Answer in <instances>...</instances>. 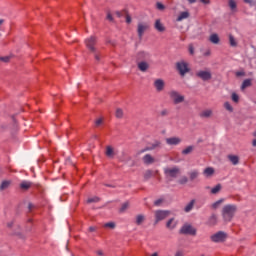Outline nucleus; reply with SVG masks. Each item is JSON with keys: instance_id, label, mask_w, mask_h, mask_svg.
Wrapping results in <instances>:
<instances>
[{"instance_id": "obj_1", "label": "nucleus", "mask_w": 256, "mask_h": 256, "mask_svg": "<svg viewBox=\"0 0 256 256\" xmlns=\"http://www.w3.org/2000/svg\"><path fill=\"white\" fill-rule=\"evenodd\" d=\"M86 48L88 49L89 53L94 54V59L97 63H101V59H103V55L97 49V37L90 36L84 40Z\"/></svg>"}, {"instance_id": "obj_2", "label": "nucleus", "mask_w": 256, "mask_h": 256, "mask_svg": "<svg viewBox=\"0 0 256 256\" xmlns=\"http://www.w3.org/2000/svg\"><path fill=\"white\" fill-rule=\"evenodd\" d=\"M235 214V206L227 205L223 208V217L225 221H231Z\"/></svg>"}, {"instance_id": "obj_3", "label": "nucleus", "mask_w": 256, "mask_h": 256, "mask_svg": "<svg viewBox=\"0 0 256 256\" xmlns=\"http://www.w3.org/2000/svg\"><path fill=\"white\" fill-rule=\"evenodd\" d=\"M149 54L145 51L138 52L137 54V65H149Z\"/></svg>"}, {"instance_id": "obj_4", "label": "nucleus", "mask_w": 256, "mask_h": 256, "mask_svg": "<svg viewBox=\"0 0 256 256\" xmlns=\"http://www.w3.org/2000/svg\"><path fill=\"white\" fill-rule=\"evenodd\" d=\"M147 29H149V24L147 22L138 23L137 33L139 39H143V35H145V31H147Z\"/></svg>"}, {"instance_id": "obj_5", "label": "nucleus", "mask_w": 256, "mask_h": 256, "mask_svg": "<svg viewBox=\"0 0 256 256\" xmlns=\"http://www.w3.org/2000/svg\"><path fill=\"white\" fill-rule=\"evenodd\" d=\"M165 176L167 179L175 178L179 175V168H165L164 169Z\"/></svg>"}, {"instance_id": "obj_6", "label": "nucleus", "mask_w": 256, "mask_h": 256, "mask_svg": "<svg viewBox=\"0 0 256 256\" xmlns=\"http://www.w3.org/2000/svg\"><path fill=\"white\" fill-rule=\"evenodd\" d=\"M211 239L214 243H223L227 239V234L224 232H218L211 236Z\"/></svg>"}, {"instance_id": "obj_7", "label": "nucleus", "mask_w": 256, "mask_h": 256, "mask_svg": "<svg viewBox=\"0 0 256 256\" xmlns=\"http://www.w3.org/2000/svg\"><path fill=\"white\" fill-rule=\"evenodd\" d=\"M180 233H183L184 235H195V233H197V231L195 230V228H193V226H191L189 224H185L181 228Z\"/></svg>"}, {"instance_id": "obj_8", "label": "nucleus", "mask_w": 256, "mask_h": 256, "mask_svg": "<svg viewBox=\"0 0 256 256\" xmlns=\"http://www.w3.org/2000/svg\"><path fill=\"white\" fill-rule=\"evenodd\" d=\"M169 214V211H157L155 213L156 221H163V219H167V217H169Z\"/></svg>"}, {"instance_id": "obj_9", "label": "nucleus", "mask_w": 256, "mask_h": 256, "mask_svg": "<svg viewBox=\"0 0 256 256\" xmlns=\"http://www.w3.org/2000/svg\"><path fill=\"white\" fill-rule=\"evenodd\" d=\"M198 77H200V79H203V81H209V79H211V72L201 71L198 73Z\"/></svg>"}, {"instance_id": "obj_10", "label": "nucleus", "mask_w": 256, "mask_h": 256, "mask_svg": "<svg viewBox=\"0 0 256 256\" xmlns=\"http://www.w3.org/2000/svg\"><path fill=\"white\" fill-rule=\"evenodd\" d=\"M210 43H213V45H219L221 39L219 38V35L217 33L211 34L209 37Z\"/></svg>"}, {"instance_id": "obj_11", "label": "nucleus", "mask_w": 256, "mask_h": 256, "mask_svg": "<svg viewBox=\"0 0 256 256\" xmlns=\"http://www.w3.org/2000/svg\"><path fill=\"white\" fill-rule=\"evenodd\" d=\"M154 87L157 91H163V88L165 87V82L161 79H157L154 82Z\"/></svg>"}, {"instance_id": "obj_12", "label": "nucleus", "mask_w": 256, "mask_h": 256, "mask_svg": "<svg viewBox=\"0 0 256 256\" xmlns=\"http://www.w3.org/2000/svg\"><path fill=\"white\" fill-rule=\"evenodd\" d=\"M154 28L156 29V31H159V33H163V31H165V26L163 25V23H161V20L159 19L155 21Z\"/></svg>"}, {"instance_id": "obj_13", "label": "nucleus", "mask_w": 256, "mask_h": 256, "mask_svg": "<svg viewBox=\"0 0 256 256\" xmlns=\"http://www.w3.org/2000/svg\"><path fill=\"white\" fill-rule=\"evenodd\" d=\"M171 97L175 103H181L183 102V96L177 94V92H172Z\"/></svg>"}, {"instance_id": "obj_14", "label": "nucleus", "mask_w": 256, "mask_h": 256, "mask_svg": "<svg viewBox=\"0 0 256 256\" xmlns=\"http://www.w3.org/2000/svg\"><path fill=\"white\" fill-rule=\"evenodd\" d=\"M177 71H179L180 75H185V73L189 72V68L187 65H178L177 66Z\"/></svg>"}, {"instance_id": "obj_15", "label": "nucleus", "mask_w": 256, "mask_h": 256, "mask_svg": "<svg viewBox=\"0 0 256 256\" xmlns=\"http://www.w3.org/2000/svg\"><path fill=\"white\" fill-rule=\"evenodd\" d=\"M166 143L168 145H179V143H181V140L179 138H167L166 139Z\"/></svg>"}, {"instance_id": "obj_16", "label": "nucleus", "mask_w": 256, "mask_h": 256, "mask_svg": "<svg viewBox=\"0 0 256 256\" xmlns=\"http://www.w3.org/2000/svg\"><path fill=\"white\" fill-rule=\"evenodd\" d=\"M143 161L146 165H151V163H155V159L149 154L144 156Z\"/></svg>"}, {"instance_id": "obj_17", "label": "nucleus", "mask_w": 256, "mask_h": 256, "mask_svg": "<svg viewBox=\"0 0 256 256\" xmlns=\"http://www.w3.org/2000/svg\"><path fill=\"white\" fill-rule=\"evenodd\" d=\"M189 15H190V14H189V12H187V11L181 12V13L178 15L176 21H183L184 19H189Z\"/></svg>"}, {"instance_id": "obj_18", "label": "nucleus", "mask_w": 256, "mask_h": 256, "mask_svg": "<svg viewBox=\"0 0 256 256\" xmlns=\"http://www.w3.org/2000/svg\"><path fill=\"white\" fill-rule=\"evenodd\" d=\"M106 155H107V157H110V158L115 157V149H113V147H111V146H107Z\"/></svg>"}, {"instance_id": "obj_19", "label": "nucleus", "mask_w": 256, "mask_h": 256, "mask_svg": "<svg viewBox=\"0 0 256 256\" xmlns=\"http://www.w3.org/2000/svg\"><path fill=\"white\" fill-rule=\"evenodd\" d=\"M12 59H13V55L0 56V63H11Z\"/></svg>"}, {"instance_id": "obj_20", "label": "nucleus", "mask_w": 256, "mask_h": 256, "mask_svg": "<svg viewBox=\"0 0 256 256\" xmlns=\"http://www.w3.org/2000/svg\"><path fill=\"white\" fill-rule=\"evenodd\" d=\"M213 173H215V169L208 167L204 170V175L205 177H211V175H213Z\"/></svg>"}, {"instance_id": "obj_21", "label": "nucleus", "mask_w": 256, "mask_h": 256, "mask_svg": "<svg viewBox=\"0 0 256 256\" xmlns=\"http://www.w3.org/2000/svg\"><path fill=\"white\" fill-rule=\"evenodd\" d=\"M177 225V223L175 222V220L173 219H170L167 224H166V227L168 229H175V226Z\"/></svg>"}, {"instance_id": "obj_22", "label": "nucleus", "mask_w": 256, "mask_h": 256, "mask_svg": "<svg viewBox=\"0 0 256 256\" xmlns=\"http://www.w3.org/2000/svg\"><path fill=\"white\" fill-rule=\"evenodd\" d=\"M229 7L231 11H237V2L235 0H229Z\"/></svg>"}, {"instance_id": "obj_23", "label": "nucleus", "mask_w": 256, "mask_h": 256, "mask_svg": "<svg viewBox=\"0 0 256 256\" xmlns=\"http://www.w3.org/2000/svg\"><path fill=\"white\" fill-rule=\"evenodd\" d=\"M247 87H251V79H246L244 80L242 86H241V89H247Z\"/></svg>"}, {"instance_id": "obj_24", "label": "nucleus", "mask_w": 256, "mask_h": 256, "mask_svg": "<svg viewBox=\"0 0 256 256\" xmlns=\"http://www.w3.org/2000/svg\"><path fill=\"white\" fill-rule=\"evenodd\" d=\"M195 205V200H192L184 209V211L186 213H189V211H191V209H193V206Z\"/></svg>"}, {"instance_id": "obj_25", "label": "nucleus", "mask_w": 256, "mask_h": 256, "mask_svg": "<svg viewBox=\"0 0 256 256\" xmlns=\"http://www.w3.org/2000/svg\"><path fill=\"white\" fill-rule=\"evenodd\" d=\"M229 43L231 47H237V41L235 40V37H233V35H229Z\"/></svg>"}, {"instance_id": "obj_26", "label": "nucleus", "mask_w": 256, "mask_h": 256, "mask_svg": "<svg viewBox=\"0 0 256 256\" xmlns=\"http://www.w3.org/2000/svg\"><path fill=\"white\" fill-rule=\"evenodd\" d=\"M229 159H230L231 163H233V165H237V163H239V157H237L235 155H230Z\"/></svg>"}, {"instance_id": "obj_27", "label": "nucleus", "mask_w": 256, "mask_h": 256, "mask_svg": "<svg viewBox=\"0 0 256 256\" xmlns=\"http://www.w3.org/2000/svg\"><path fill=\"white\" fill-rule=\"evenodd\" d=\"M221 191V184L216 185L214 188L211 189V193L215 195Z\"/></svg>"}, {"instance_id": "obj_28", "label": "nucleus", "mask_w": 256, "mask_h": 256, "mask_svg": "<svg viewBox=\"0 0 256 256\" xmlns=\"http://www.w3.org/2000/svg\"><path fill=\"white\" fill-rule=\"evenodd\" d=\"M156 9L158 11H164L166 9L165 5L161 2H156Z\"/></svg>"}, {"instance_id": "obj_29", "label": "nucleus", "mask_w": 256, "mask_h": 256, "mask_svg": "<svg viewBox=\"0 0 256 256\" xmlns=\"http://www.w3.org/2000/svg\"><path fill=\"white\" fill-rule=\"evenodd\" d=\"M249 7H256V0H243Z\"/></svg>"}, {"instance_id": "obj_30", "label": "nucleus", "mask_w": 256, "mask_h": 256, "mask_svg": "<svg viewBox=\"0 0 256 256\" xmlns=\"http://www.w3.org/2000/svg\"><path fill=\"white\" fill-rule=\"evenodd\" d=\"M20 187L21 189H29V187H31V182L24 181L20 184Z\"/></svg>"}, {"instance_id": "obj_31", "label": "nucleus", "mask_w": 256, "mask_h": 256, "mask_svg": "<svg viewBox=\"0 0 256 256\" xmlns=\"http://www.w3.org/2000/svg\"><path fill=\"white\" fill-rule=\"evenodd\" d=\"M9 185H11V182L3 181L1 186H0V189L3 191V189H7V187H9Z\"/></svg>"}, {"instance_id": "obj_32", "label": "nucleus", "mask_w": 256, "mask_h": 256, "mask_svg": "<svg viewBox=\"0 0 256 256\" xmlns=\"http://www.w3.org/2000/svg\"><path fill=\"white\" fill-rule=\"evenodd\" d=\"M142 221H145V217L143 215H138L136 217V223L137 225H141Z\"/></svg>"}, {"instance_id": "obj_33", "label": "nucleus", "mask_w": 256, "mask_h": 256, "mask_svg": "<svg viewBox=\"0 0 256 256\" xmlns=\"http://www.w3.org/2000/svg\"><path fill=\"white\" fill-rule=\"evenodd\" d=\"M199 177V172L198 171H192L190 173V179L193 181V179H197Z\"/></svg>"}, {"instance_id": "obj_34", "label": "nucleus", "mask_w": 256, "mask_h": 256, "mask_svg": "<svg viewBox=\"0 0 256 256\" xmlns=\"http://www.w3.org/2000/svg\"><path fill=\"white\" fill-rule=\"evenodd\" d=\"M193 151V146H188L186 149L182 151L184 155H188V153H191Z\"/></svg>"}, {"instance_id": "obj_35", "label": "nucleus", "mask_w": 256, "mask_h": 256, "mask_svg": "<svg viewBox=\"0 0 256 256\" xmlns=\"http://www.w3.org/2000/svg\"><path fill=\"white\" fill-rule=\"evenodd\" d=\"M116 117H117L118 119H121V117H123V110H121V108H118V109L116 110Z\"/></svg>"}, {"instance_id": "obj_36", "label": "nucleus", "mask_w": 256, "mask_h": 256, "mask_svg": "<svg viewBox=\"0 0 256 256\" xmlns=\"http://www.w3.org/2000/svg\"><path fill=\"white\" fill-rule=\"evenodd\" d=\"M148 67H149L148 65H139L138 69H139V71H142V73H145V71H147Z\"/></svg>"}, {"instance_id": "obj_37", "label": "nucleus", "mask_w": 256, "mask_h": 256, "mask_svg": "<svg viewBox=\"0 0 256 256\" xmlns=\"http://www.w3.org/2000/svg\"><path fill=\"white\" fill-rule=\"evenodd\" d=\"M223 199H220L218 201H216L214 204H212L213 209H217V207H219V205H221V203H223Z\"/></svg>"}, {"instance_id": "obj_38", "label": "nucleus", "mask_w": 256, "mask_h": 256, "mask_svg": "<svg viewBox=\"0 0 256 256\" xmlns=\"http://www.w3.org/2000/svg\"><path fill=\"white\" fill-rule=\"evenodd\" d=\"M123 15H127L126 10L116 12V16L119 17V18L123 17Z\"/></svg>"}, {"instance_id": "obj_39", "label": "nucleus", "mask_w": 256, "mask_h": 256, "mask_svg": "<svg viewBox=\"0 0 256 256\" xmlns=\"http://www.w3.org/2000/svg\"><path fill=\"white\" fill-rule=\"evenodd\" d=\"M188 51H189L190 55H195V48L193 47V44H190L188 46Z\"/></svg>"}, {"instance_id": "obj_40", "label": "nucleus", "mask_w": 256, "mask_h": 256, "mask_svg": "<svg viewBox=\"0 0 256 256\" xmlns=\"http://www.w3.org/2000/svg\"><path fill=\"white\" fill-rule=\"evenodd\" d=\"M202 117H211V110H206L202 112L201 114Z\"/></svg>"}, {"instance_id": "obj_41", "label": "nucleus", "mask_w": 256, "mask_h": 256, "mask_svg": "<svg viewBox=\"0 0 256 256\" xmlns=\"http://www.w3.org/2000/svg\"><path fill=\"white\" fill-rule=\"evenodd\" d=\"M106 19H107L108 21H110L111 23H113L114 19H113V15L111 14V12H108V13H107Z\"/></svg>"}, {"instance_id": "obj_42", "label": "nucleus", "mask_w": 256, "mask_h": 256, "mask_svg": "<svg viewBox=\"0 0 256 256\" xmlns=\"http://www.w3.org/2000/svg\"><path fill=\"white\" fill-rule=\"evenodd\" d=\"M232 101H234V103H237L239 101V95H237L236 93L232 94Z\"/></svg>"}, {"instance_id": "obj_43", "label": "nucleus", "mask_w": 256, "mask_h": 256, "mask_svg": "<svg viewBox=\"0 0 256 256\" xmlns=\"http://www.w3.org/2000/svg\"><path fill=\"white\" fill-rule=\"evenodd\" d=\"M97 201H99V198H98V197L89 198V199L87 200L88 203H97Z\"/></svg>"}, {"instance_id": "obj_44", "label": "nucleus", "mask_w": 256, "mask_h": 256, "mask_svg": "<svg viewBox=\"0 0 256 256\" xmlns=\"http://www.w3.org/2000/svg\"><path fill=\"white\" fill-rule=\"evenodd\" d=\"M104 227H109L110 229H114L115 228V223L113 222H108L104 225Z\"/></svg>"}, {"instance_id": "obj_45", "label": "nucleus", "mask_w": 256, "mask_h": 256, "mask_svg": "<svg viewBox=\"0 0 256 256\" xmlns=\"http://www.w3.org/2000/svg\"><path fill=\"white\" fill-rule=\"evenodd\" d=\"M224 106H225V109H227V111H233V107H231V104H229V102H226Z\"/></svg>"}, {"instance_id": "obj_46", "label": "nucleus", "mask_w": 256, "mask_h": 256, "mask_svg": "<svg viewBox=\"0 0 256 256\" xmlns=\"http://www.w3.org/2000/svg\"><path fill=\"white\" fill-rule=\"evenodd\" d=\"M188 179L187 177H182L180 180H179V183L180 185H185V183H187Z\"/></svg>"}, {"instance_id": "obj_47", "label": "nucleus", "mask_w": 256, "mask_h": 256, "mask_svg": "<svg viewBox=\"0 0 256 256\" xmlns=\"http://www.w3.org/2000/svg\"><path fill=\"white\" fill-rule=\"evenodd\" d=\"M200 3H203V5H211V0H200Z\"/></svg>"}, {"instance_id": "obj_48", "label": "nucleus", "mask_w": 256, "mask_h": 256, "mask_svg": "<svg viewBox=\"0 0 256 256\" xmlns=\"http://www.w3.org/2000/svg\"><path fill=\"white\" fill-rule=\"evenodd\" d=\"M163 203V199H158L154 202V205H156L157 207H159V205H161Z\"/></svg>"}, {"instance_id": "obj_49", "label": "nucleus", "mask_w": 256, "mask_h": 256, "mask_svg": "<svg viewBox=\"0 0 256 256\" xmlns=\"http://www.w3.org/2000/svg\"><path fill=\"white\" fill-rule=\"evenodd\" d=\"M129 207V203H124L123 205H122V208H121V211H125V209H127Z\"/></svg>"}, {"instance_id": "obj_50", "label": "nucleus", "mask_w": 256, "mask_h": 256, "mask_svg": "<svg viewBox=\"0 0 256 256\" xmlns=\"http://www.w3.org/2000/svg\"><path fill=\"white\" fill-rule=\"evenodd\" d=\"M95 123L97 126L101 125V123H103V118H98Z\"/></svg>"}, {"instance_id": "obj_51", "label": "nucleus", "mask_w": 256, "mask_h": 256, "mask_svg": "<svg viewBox=\"0 0 256 256\" xmlns=\"http://www.w3.org/2000/svg\"><path fill=\"white\" fill-rule=\"evenodd\" d=\"M237 77H242L243 75H245V72L240 71V72H236Z\"/></svg>"}, {"instance_id": "obj_52", "label": "nucleus", "mask_w": 256, "mask_h": 256, "mask_svg": "<svg viewBox=\"0 0 256 256\" xmlns=\"http://www.w3.org/2000/svg\"><path fill=\"white\" fill-rule=\"evenodd\" d=\"M126 23H131V17L129 14H126Z\"/></svg>"}, {"instance_id": "obj_53", "label": "nucleus", "mask_w": 256, "mask_h": 256, "mask_svg": "<svg viewBox=\"0 0 256 256\" xmlns=\"http://www.w3.org/2000/svg\"><path fill=\"white\" fill-rule=\"evenodd\" d=\"M188 3H190V5H193V3H197V0H188Z\"/></svg>"}, {"instance_id": "obj_54", "label": "nucleus", "mask_w": 256, "mask_h": 256, "mask_svg": "<svg viewBox=\"0 0 256 256\" xmlns=\"http://www.w3.org/2000/svg\"><path fill=\"white\" fill-rule=\"evenodd\" d=\"M145 177H151V171H147L146 174H145Z\"/></svg>"}, {"instance_id": "obj_55", "label": "nucleus", "mask_w": 256, "mask_h": 256, "mask_svg": "<svg viewBox=\"0 0 256 256\" xmlns=\"http://www.w3.org/2000/svg\"><path fill=\"white\" fill-rule=\"evenodd\" d=\"M175 256H183V252L178 251V252H176V255H175Z\"/></svg>"}, {"instance_id": "obj_56", "label": "nucleus", "mask_w": 256, "mask_h": 256, "mask_svg": "<svg viewBox=\"0 0 256 256\" xmlns=\"http://www.w3.org/2000/svg\"><path fill=\"white\" fill-rule=\"evenodd\" d=\"M176 65H187L185 62H177Z\"/></svg>"}, {"instance_id": "obj_57", "label": "nucleus", "mask_w": 256, "mask_h": 256, "mask_svg": "<svg viewBox=\"0 0 256 256\" xmlns=\"http://www.w3.org/2000/svg\"><path fill=\"white\" fill-rule=\"evenodd\" d=\"M211 221H214V223H215V221H217V217L212 216V217H211Z\"/></svg>"}, {"instance_id": "obj_58", "label": "nucleus", "mask_w": 256, "mask_h": 256, "mask_svg": "<svg viewBox=\"0 0 256 256\" xmlns=\"http://www.w3.org/2000/svg\"><path fill=\"white\" fill-rule=\"evenodd\" d=\"M252 145L253 147H256V140H253Z\"/></svg>"}, {"instance_id": "obj_59", "label": "nucleus", "mask_w": 256, "mask_h": 256, "mask_svg": "<svg viewBox=\"0 0 256 256\" xmlns=\"http://www.w3.org/2000/svg\"><path fill=\"white\" fill-rule=\"evenodd\" d=\"M205 55H211V51L208 50V51L205 53Z\"/></svg>"}, {"instance_id": "obj_60", "label": "nucleus", "mask_w": 256, "mask_h": 256, "mask_svg": "<svg viewBox=\"0 0 256 256\" xmlns=\"http://www.w3.org/2000/svg\"><path fill=\"white\" fill-rule=\"evenodd\" d=\"M98 255H103V252L102 251H98Z\"/></svg>"}, {"instance_id": "obj_61", "label": "nucleus", "mask_w": 256, "mask_h": 256, "mask_svg": "<svg viewBox=\"0 0 256 256\" xmlns=\"http://www.w3.org/2000/svg\"><path fill=\"white\" fill-rule=\"evenodd\" d=\"M254 137H256V131L254 132Z\"/></svg>"}]
</instances>
